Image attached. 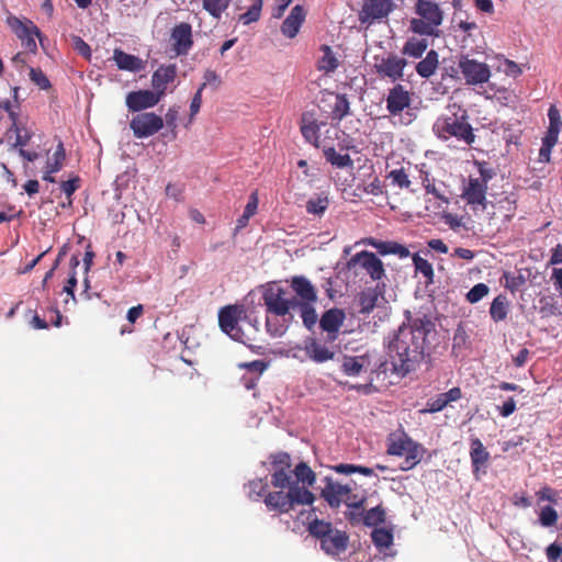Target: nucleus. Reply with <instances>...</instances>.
Here are the masks:
<instances>
[{
	"label": "nucleus",
	"mask_w": 562,
	"mask_h": 562,
	"mask_svg": "<svg viewBox=\"0 0 562 562\" xmlns=\"http://www.w3.org/2000/svg\"><path fill=\"white\" fill-rule=\"evenodd\" d=\"M385 520V510L382 506H375L367 512L363 516V525L368 527L378 526Z\"/></svg>",
	"instance_id": "43"
},
{
	"label": "nucleus",
	"mask_w": 562,
	"mask_h": 562,
	"mask_svg": "<svg viewBox=\"0 0 562 562\" xmlns=\"http://www.w3.org/2000/svg\"><path fill=\"white\" fill-rule=\"evenodd\" d=\"M387 178L392 180L394 186H397L401 189H408L411 186V180L408 179V175L404 168L391 170Z\"/></svg>",
	"instance_id": "48"
},
{
	"label": "nucleus",
	"mask_w": 562,
	"mask_h": 562,
	"mask_svg": "<svg viewBox=\"0 0 562 562\" xmlns=\"http://www.w3.org/2000/svg\"><path fill=\"white\" fill-rule=\"evenodd\" d=\"M416 13L425 21L439 26L443 19V13L439 5L431 0H417Z\"/></svg>",
	"instance_id": "24"
},
{
	"label": "nucleus",
	"mask_w": 562,
	"mask_h": 562,
	"mask_svg": "<svg viewBox=\"0 0 562 562\" xmlns=\"http://www.w3.org/2000/svg\"><path fill=\"white\" fill-rule=\"evenodd\" d=\"M372 541L379 548H389L393 542V535L385 528H376L372 531Z\"/></svg>",
	"instance_id": "45"
},
{
	"label": "nucleus",
	"mask_w": 562,
	"mask_h": 562,
	"mask_svg": "<svg viewBox=\"0 0 562 562\" xmlns=\"http://www.w3.org/2000/svg\"><path fill=\"white\" fill-rule=\"evenodd\" d=\"M350 114V103L346 94H336L335 103L331 109V119L340 122Z\"/></svg>",
	"instance_id": "36"
},
{
	"label": "nucleus",
	"mask_w": 562,
	"mask_h": 562,
	"mask_svg": "<svg viewBox=\"0 0 562 562\" xmlns=\"http://www.w3.org/2000/svg\"><path fill=\"white\" fill-rule=\"evenodd\" d=\"M113 60L121 70L138 72L145 68V63L139 57L127 54L120 48L114 49Z\"/></svg>",
	"instance_id": "26"
},
{
	"label": "nucleus",
	"mask_w": 562,
	"mask_h": 562,
	"mask_svg": "<svg viewBox=\"0 0 562 562\" xmlns=\"http://www.w3.org/2000/svg\"><path fill=\"white\" fill-rule=\"evenodd\" d=\"M438 65V53L431 49L427 53L426 57L416 65V71L422 78H429L436 72Z\"/></svg>",
	"instance_id": "32"
},
{
	"label": "nucleus",
	"mask_w": 562,
	"mask_h": 562,
	"mask_svg": "<svg viewBox=\"0 0 562 562\" xmlns=\"http://www.w3.org/2000/svg\"><path fill=\"white\" fill-rule=\"evenodd\" d=\"M30 79L42 90L50 88V82L47 76L40 68H30Z\"/></svg>",
	"instance_id": "54"
},
{
	"label": "nucleus",
	"mask_w": 562,
	"mask_h": 562,
	"mask_svg": "<svg viewBox=\"0 0 562 562\" xmlns=\"http://www.w3.org/2000/svg\"><path fill=\"white\" fill-rule=\"evenodd\" d=\"M363 368V361L358 357H348L344 358L341 363V370L346 375L356 376L359 375Z\"/></svg>",
	"instance_id": "42"
},
{
	"label": "nucleus",
	"mask_w": 562,
	"mask_h": 562,
	"mask_svg": "<svg viewBox=\"0 0 562 562\" xmlns=\"http://www.w3.org/2000/svg\"><path fill=\"white\" fill-rule=\"evenodd\" d=\"M65 159L66 151L64 148V144L59 142L52 158L47 161L46 166L48 167V173L58 172L63 168Z\"/></svg>",
	"instance_id": "41"
},
{
	"label": "nucleus",
	"mask_w": 562,
	"mask_h": 562,
	"mask_svg": "<svg viewBox=\"0 0 562 562\" xmlns=\"http://www.w3.org/2000/svg\"><path fill=\"white\" fill-rule=\"evenodd\" d=\"M229 3L231 0H202L203 9L214 19H220Z\"/></svg>",
	"instance_id": "40"
},
{
	"label": "nucleus",
	"mask_w": 562,
	"mask_h": 562,
	"mask_svg": "<svg viewBox=\"0 0 562 562\" xmlns=\"http://www.w3.org/2000/svg\"><path fill=\"white\" fill-rule=\"evenodd\" d=\"M366 496H358L357 494H352V491L350 494L346 495L342 503L347 505L348 508H356V509H362L366 503Z\"/></svg>",
	"instance_id": "60"
},
{
	"label": "nucleus",
	"mask_w": 562,
	"mask_h": 562,
	"mask_svg": "<svg viewBox=\"0 0 562 562\" xmlns=\"http://www.w3.org/2000/svg\"><path fill=\"white\" fill-rule=\"evenodd\" d=\"M406 64V59L396 55H389L375 64V69L380 76L396 81L403 78Z\"/></svg>",
	"instance_id": "19"
},
{
	"label": "nucleus",
	"mask_w": 562,
	"mask_h": 562,
	"mask_svg": "<svg viewBox=\"0 0 562 562\" xmlns=\"http://www.w3.org/2000/svg\"><path fill=\"white\" fill-rule=\"evenodd\" d=\"M461 397H462L461 389L458 386L452 387L448 392L440 393L436 397L428 400L424 412H426V413L441 412L450 403L457 402Z\"/></svg>",
	"instance_id": "23"
},
{
	"label": "nucleus",
	"mask_w": 562,
	"mask_h": 562,
	"mask_svg": "<svg viewBox=\"0 0 562 562\" xmlns=\"http://www.w3.org/2000/svg\"><path fill=\"white\" fill-rule=\"evenodd\" d=\"M246 318V308L244 305H227L218 312V325L222 331L227 334L234 340H241L244 333L238 323Z\"/></svg>",
	"instance_id": "7"
},
{
	"label": "nucleus",
	"mask_w": 562,
	"mask_h": 562,
	"mask_svg": "<svg viewBox=\"0 0 562 562\" xmlns=\"http://www.w3.org/2000/svg\"><path fill=\"white\" fill-rule=\"evenodd\" d=\"M300 130L306 142L318 147L321 124L313 119L311 113H303Z\"/></svg>",
	"instance_id": "27"
},
{
	"label": "nucleus",
	"mask_w": 562,
	"mask_h": 562,
	"mask_svg": "<svg viewBox=\"0 0 562 562\" xmlns=\"http://www.w3.org/2000/svg\"><path fill=\"white\" fill-rule=\"evenodd\" d=\"M162 98L155 90H137L126 94L125 103L131 112H140L157 105Z\"/></svg>",
	"instance_id": "14"
},
{
	"label": "nucleus",
	"mask_w": 562,
	"mask_h": 562,
	"mask_svg": "<svg viewBox=\"0 0 562 562\" xmlns=\"http://www.w3.org/2000/svg\"><path fill=\"white\" fill-rule=\"evenodd\" d=\"M432 133L442 142L454 139L467 146H472L475 142L468 111L456 102L448 104L446 112L436 119L432 124Z\"/></svg>",
	"instance_id": "3"
},
{
	"label": "nucleus",
	"mask_w": 562,
	"mask_h": 562,
	"mask_svg": "<svg viewBox=\"0 0 562 562\" xmlns=\"http://www.w3.org/2000/svg\"><path fill=\"white\" fill-rule=\"evenodd\" d=\"M347 266L349 269L360 266L373 281H379L385 276L381 259L374 252L368 250H362L353 255Z\"/></svg>",
	"instance_id": "13"
},
{
	"label": "nucleus",
	"mask_w": 562,
	"mask_h": 562,
	"mask_svg": "<svg viewBox=\"0 0 562 562\" xmlns=\"http://www.w3.org/2000/svg\"><path fill=\"white\" fill-rule=\"evenodd\" d=\"M427 46L428 44L426 40L411 38L405 43L402 52L404 55L419 58L427 49Z\"/></svg>",
	"instance_id": "38"
},
{
	"label": "nucleus",
	"mask_w": 562,
	"mask_h": 562,
	"mask_svg": "<svg viewBox=\"0 0 562 562\" xmlns=\"http://www.w3.org/2000/svg\"><path fill=\"white\" fill-rule=\"evenodd\" d=\"M425 453L426 449L420 443L415 441L412 446H408L407 451H405V459L402 462L400 469L402 471L412 470L420 462Z\"/></svg>",
	"instance_id": "31"
},
{
	"label": "nucleus",
	"mask_w": 562,
	"mask_h": 562,
	"mask_svg": "<svg viewBox=\"0 0 562 562\" xmlns=\"http://www.w3.org/2000/svg\"><path fill=\"white\" fill-rule=\"evenodd\" d=\"M434 323L424 317L415 318L398 328L390 344L393 371L405 376L415 371L425 358L427 336L434 330Z\"/></svg>",
	"instance_id": "1"
},
{
	"label": "nucleus",
	"mask_w": 562,
	"mask_h": 562,
	"mask_svg": "<svg viewBox=\"0 0 562 562\" xmlns=\"http://www.w3.org/2000/svg\"><path fill=\"white\" fill-rule=\"evenodd\" d=\"M178 116H179V108L173 105L168 109L167 113L165 114V119H164V123L166 122L167 127H169L171 130L175 137H176Z\"/></svg>",
	"instance_id": "59"
},
{
	"label": "nucleus",
	"mask_w": 562,
	"mask_h": 562,
	"mask_svg": "<svg viewBox=\"0 0 562 562\" xmlns=\"http://www.w3.org/2000/svg\"><path fill=\"white\" fill-rule=\"evenodd\" d=\"M325 485L322 488V497L331 508H338L346 495L350 494L352 487L348 484H340L331 477H325Z\"/></svg>",
	"instance_id": "17"
},
{
	"label": "nucleus",
	"mask_w": 562,
	"mask_h": 562,
	"mask_svg": "<svg viewBox=\"0 0 562 562\" xmlns=\"http://www.w3.org/2000/svg\"><path fill=\"white\" fill-rule=\"evenodd\" d=\"M268 485L262 479L252 480L248 483V495L252 501H258L261 496L266 495Z\"/></svg>",
	"instance_id": "49"
},
{
	"label": "nucleus",
	"mask_w": 562,
	"mask_h": 562,
	"mask_svg": "<svg viewBox=\"0 0 562 562\" xmlns=\"http://www.w3.org/2000/svg\"><path fill=\"white\" fill-rule=\"evenodd\" d=\"M413 263L416 272L422 273L427 279V282H432L434 268L428 260L422 258L418 254H415L413 255Z\"/></svg>",
	"instance_id": "44"
},
{
	"label": "nucleus",
	"mask_w": 562,
	"mask_h": 562,
	"mask_svg": "<svg viewBox=\"0 0 562 562\" xmlns=\"http://www.w3.org/2000/svg\"><path fill=\"white\" fill-rule=\"evenodd\" d=\"M321 49L324 55L319 58L317 68L325 72L334 71L338 67V60L331 52V48L328 45H323Z\"/></svg>",
	"instance_id": "37"
},
{
	"label": "nucleus",
	"mask_w": 562,
	"mask_h": 562,
	"mask_svg": "<svg viewBox=\"0 0 562 562\" xmlns=\"http://www.w3.org/2000/svg\"><path fill=\"white\" fill-rule=\"evenodd\" d=\"M303 350L305 356L316 363H323L333 360L335 351L326 346V344L319 341L314 337H307L304 340Z\"/></svg>",
	"instance_id": "20"
},
{
	"label": "nucleus",
	"mask_w": 562,
	"mask_h": 562,
	"mask_svg": "<svg viewBox=\"0 0 562 562\" xmlns=\"http://www.w3.org/2000/svg\"><path fill=\"white\" fill-rule=\"evenodd\" d=\"M386 110L393 116L400 115L405 109L409 108L411 93L404 86L397 83L389 90L385 99Z\"/></svg>",
	"instance_id": "16"
},
{
	"label": "nucleus",
	"mask_w": 562,
	"mask_h": 562,
	"mask_svg": "<svg viewBox=\"0 0 562 562\" xmlns=\"http://www.w3.org/2000/svg\"><path fill=\"white\" fill-rule=\"evenodd\" d=\"M7 24L12 32L21 40L23 47L30 53H36L37 45L35 37L42 42V33L40 29L27 19L21 20L18 16L9 15Z\"/></svg>",
	"instance_id": "8"
},
{
	"label": "nucleus",
	"mask_w": 562,
	"mask_h": 562,
	"mask_svg": "<svg viewBox=\"0 0 562 562\" xmlns=\"http://www.w3.org/2000/svg\"><path fill=\"white\" fill-rule=\"evenodd\" d=\"M130 127L136 138H146L164 127V119L154 112L139 113L131 120Z\"/></svg>",
	"instance_id": "10"
},
{
	"label": "nucleus",
	"mask_w": 562,
	"mask_h": 562,
	"mask_svg": "<svg viewBox=\"0 0 562 562\" xmlns=\"http://www.w3.org/2000/svg\"><path fill=\"white\" fill-rule=\"evenodd\" d=\"M204 89H205V83H202L199 87V89L196 90V92L194 93V95H193V98L191 100L189 124L192 123V121L194 120L195 115L199 113V111L201 109L202 92H203Z\"/></svg>",
	"instance_id": "57"
},
{
	"label": "nucleus",
	"mask_w": 562,
	"mask_h": 562,
	"mask_svg": "<svg viewBox=\"0 0 562 562\" xmlns=\"http://www.w3.org/2000/svg\"><path fill=\"white\" fill-rule=\"evenodd\" d=\"M548 117H549V127L548 130L555 131L560 133L562 127V121L560 111L557 109L555 105H551L548 111Z\"/></svg>",
	"instance_id": "58"
},
{
	"label": "nucleus",
	"mask_w": 562,
	"mask_h": 562,
	"mask_svg": "<svg viewBox=\"0 0 562 562\" xmlns=\"http://www.w3.org/2000/svg\"><path fill=\"white\" fill-rule=\"evenodd\" d=\"M470 458L474 474L485 468L490 460V452L479 438H471L470 440Z\"/></svg>",
	"instance_id": "25"
},
{
	"label": "nucleus",
	"mask_w": 562,
	"mask_h": 562,
	"mask_svg": "<svg viewBox=\"0 0 562 562\" xmlns=\"http://www.w3.org/2000/svg\"><path fill=\"white\" fill-rule=\"evenodd\" d=\"M435 27H437V25H432V23L423 19H413L411 21V30L420 35H432Z\"/></svg>",
	"instance_id": "51"
},
{
	"label": "nucleus",
	"mask_w": 562,
	"mask_h": 562,
	"mask_svg": "<svg viewBox=\"0 0 562 562\" xmlns=\"http://www.w3.org/2000/svg\"><path fill=\"white\" fill-rule=\"evenodd\" d=\"M504 278L506 280L505 286L512 292L517 291L525 283V278L522 276H512L510 273L505 272Z\"/></svg>",
	"instance_id": "61"
},
{
	"label": "nucleus",
	"mask_w": 562,
	"mask_h": 562,
	"mask_svg": "<svg viewBox=\"0 0 562 562\" xmlns=\"http://www.w3.org/2000/svg\"><path fill=\"white\" fill-rule=\"evenodd\" d=\"M558 518L559 516L557 510L551 506L543 507L539 516L540 524L544 527H551L555 525Z\"/></svg>",
	"instance_id": "55"
},
{
	"label": "nucleus",
	"mask_w": 562,
	"mask_h": 562,
	"mask_svg": "<svg viewBox=\"0 0 562 562\" xmlns=\"http://www.w3.org/2000/svg\"><path fill=\"white\" fill-rule=\"evenodd\" d=\"M262 5V0H252V3L248 10L239 15V22H241L244 25H249L254 22H257L261 16Z\"/></svg>",
	"instance_id": "39"
},
{
	"label": "nucleus",
	"mask_w": 562,
	"mask_h": 562,
	"mask_svg": "<svg viewBox=\"0 0 562 562\" xmlns=\"http://www.w3.org/2000/svg\"><path fill=\"white\" fill-rule=\"evenodd\" d=\"M171 41L177 56L187 55L193 46L191 25L186 22L177 24L171 31Z\"/></svg>",
	"instance_id": "18"
},
{
	"label": "nucleus",
	"mask_w": 562,
	"mask_h": 562,
	"mask_svg": "<svg viewBox=\"0 0 562 562\" xmlns=\"http://www.w3.org/2000/svg\"><path fill=\"white\" fill-rule=\"evenodd\" d=\"M268 333L273 337H281L286 331V326L283 324H273L269 317L266 321Z\"/></svg>",
	"instance_id": "63"
},
{
	"label": "nucleus",
	"mask_w": 562,
	"mask_h": 562,
	"mask_svg": "<svg viewBox=\"0 0 562 562\" xmlns=\"http://www.w3.org/2000/svg\"><path fill=\"white\" fill-rule=\"evenodd\" d=\"M74 45L75 49L86 58H89L91 56V48L90 46L80 37L75 36L74 37Z\"/></svg>",
	"instance_id": "64"
},
{
	"label": "nucleus",
	"mask_w": 562,
	"mask_h": 562,
	"mask_svg": "<svg viewBox=\"0 0 562 562\" xmlns=\"http://www.w3.org/2000/svg\"><path fill=\"white\" fill-rule=\"evenodd\" d=\"M272 464L276 471H283L286 475H291V458L286 452H279L272 457Z\"/></svg>",
	"instance_id": "50"
},
{
	"label": "nucleus",
	"mask_w": 562,
	"mask_h": 562,
	"mask_svg": "<svg viewBox=\"0 0 562 562\" xmlns=\"http://www.w3.org/2000/svg\"><path fill=\"white\" fill-rule=\"evenodd\" d=\"M305 15L306 13L302 5L296 4L293 7L281 25L282 34L289 38L295 37L305 21Z\"/></svg>",
	"instance_id": "22"
},
{
	"label": "nucleus",
	"mask_w": 562,
	"mask_h": 562,
	"mask_svg": "<svg viewBox=\"0 0 562 562\" xmlns=\"http://www.w3.org/2000/svg\"><path fill=\"white\" fill-rule=\"evenodd\" d=\"M345 516L351 525L363 524L364 509L348 508Z\"/></svg>",
	"instance_id": "62"
},
{
	"label": "nucleus",
	"mask_w": 562,
	"mask_h": 562,
	"mask_svg": "<svg viewBox=\"0 0 562 562\" xmlns=\"http://www.w3.org/2000/svg\"><path fill=\"white\" fill-rule=\"evenodd\" d=\"M458 66L468 85H482L487 82L491 77L487 64L471 59L468 56H461Z\"/></svg>",
	"instance_id": "12"
},
{
	"label": "nucleus",
	"mask_w": 562,
	"mask_h": 562,
	"mask_svg": "<svg viewBox=\"0 0 562 562\" xmlns=\"http://www.w3.org/2000/svg\"><path fill=\"white\" fill-rule=\"evenodd\" d=\"M395 8V0H363L359 11V21L362 24H372L387 18Z\"/></svg>",
	"instance_id": "9"
},
{
	"label": "nucleus",
	"mask_w": 562,
	"mask_h": 562,
	"mask_svg": "<svg viewBox=\"0 0 562 562\" xmlns=\"http://www.w3.org/2000/svg\"><path fill=\"white\" fill-rule=\"evenodd\" d=\"M177 66L175 64L160 65L151 76L153 89L161 97L166 94L167 86L175 81L177 77Z\"/></svg>",
	"instance_id": "21"
},
{
	"label": "nucleus",
	"mask_w": 562,
	"mask_h": 562,
	"mask_svg": "<svg viewBox=\"0 0 562 562\" xmlns=\"http://www.w3.org/2000/svg\"><path fill=\"white\" fill-rule=\"evenodd\" d=\"M367 244L374 247L381 255H397L400 258H407L411 252L408 248L396 241H378L374 238H369Z\"/></svg>",
	"instance_id": "28"
},
{
	"label": "nucleus",
	"mask_w": 562,
	"mask_h": 562,
	"mask_svg": "<svg viewBox=\"0 0 562 562\" xmlns=\"http://www.w3.org/2000/svg\"><path fill=\"white\" fill-rule=\"evenodd\" d=\"M490 292V288L485 283L475 284L468 293L467 301L471 304L477 303Z\"/></svg>",
	"instance_id": "52"
},
{
	"label": "nucleus",
	"mask_w": 562,
	"mask_h": 562,
	"mask_svg": "<svg viewBox=\"0 0 562 562\" xmlns=\"http://www.w3.org/2000/svg\"><path fill=\"white\" fill-rule=\"evenodd\" d=\"M422 184L425 188L426 192L432 194L435 198L448 202V199L443 195V193L436 187L434 179L429 178L428 172H424L422 177Z\"/></svg>",
	"instance_id": "53"
},
{
	"label": "nucleus",
	"mask_w": 562,
	"mask_h": 562,
	"mask_svg": "<svg viewBox=\"0 0 562 562\" xmlns=\"http://www.w3.org/2000/svg\"><path fill=\"white\" fill-rule=\"evenodd\" d=\"M271 485L274 491L265 495L263 503L269 512L288 514L297 505H311L315 501L314 494L306 487L293 482L291 475L283 471L271 474Z\"/></svg>",
	"instance_id": "2"
},
{
	"label": "nucleus",
	"mask_w": 562,
	"mask_h": 562,
	"mask_svg": "<svg viewBox=\"0 0 562 562\" xmlns=\"http://www.w3.org/2000/svg\"><path fill=\"white\" fill-rule=\"evenodd\" d=\"M380 292L376 288H368L358 294L359 313L370 314L376 306Z\"/></svg>",
	"instance_id": "29"
},
{
	"label": "nucleus",
	"mask_w": 562,
	"mask_h": 562,
	"mask_svg": "<svg viewBox=\"0 0 562 562\" xmlns=\"http://www.w3.org/2000/svg\"><path fill=\"white\" fill-rule=\"evenodd\" d=\"M310 535L319 541L322 550L327 554L338 555L346 551L349 537L345 531L335 529L328 521L315 518L310 521Z\"/></svg>",
	"instance_id": "5"
},
{
	"label": "nucleus",
	"mask_w": 562,
	"mask_h": 562,
	"mask_svg": "<svg viewBox=\"0 0 562 562\" xmlns=\"http://www.w3.org/2000/svg\"><path fill=\"white\" fill-rule=\"evenodd\" d=\"M327 196H317L306 202V212L313 215H322L328 207Z\"/></svg>",
	"instance_id": "46"
},
{
	"label": "nucleus",
	"mask_w": 562,
	"mask_h": 562,
	"mask_svg": "<svg viewBox=\"0 0 562 562\" xmlns=\"http://www.w3.org/2000/svg\"><path fill=\"white\" fill-rule=\"evenodd\" d=\"M491 176H484V179L471 178L462 192V199L472 206L475 212L480 206L483 211L487 209L486 200L487 182Z\"/></svg>",
	"instance_id": "11"
},
{
	"label": "nucleus",
	"mask_w": 562,
	"mask_h": 562,
	"mask_svg": "<svg viewBox=\"0 0 562 562\" xmlns=\"http://www.w3.org/2000/svg\"><path fill=\"white\" fill-rule=\"evenodd\" d=\"M414 442L406 432L393 435L389 438L386 451L390 456L402 457L407 451L408 446H412Z\"/></svg>",
	"instance_id": "30"
},
{
	"label": "nucleus",
	"mask_w": 562,
	"mask_h": 562,
	"mask_svg": "<svg viewBox=\"0 0 562 562\" xmlns=\"http://www.w3.org/2000/svg\"><path fill=\"white\" fill-rule=\"evenodd\" d=\"M346 319L344 310L333 307L323 313L319 319V327L326 333V340L329 342L338 338L340 327Z\"/></svg>",
	"instance_id": "15"
},
{
	"label": "nucleus",
	"mask_w": 562,
	"mask_h": 562,
	"mask_svg": "<svg viewBox=\"0 0 562 562\" xmlns=\"http://www.w3.org/2000/svg\"><path fill=\"white\" fill-rule=\"evenodd\" d=\"M262 300L268 314L293 319L296 312L286 289L269 283L263 288Z\"/></svg>",
	"instance_id": "6"
},
{
	"label": "nucleus",
	"mask_w": 562,
	"mask_h": 562,
	"mask_svg": "<svg viewBox=\"0 0 562 562\" xmlns=\"http://www.w3.org/2000/svg\"><path fill=\"white\" fill-rule=\"evenodd\" d=\"M290 288L294 293L291 297L295 312L302 318L304 326L312 329L317 323L315 304L318 300L317 290L304 276H294L290 281Z\"/></svg>",
	"instance_id": "4"
},
{
	"label": "nucleus",
	"mask_w": 562,
	"mask_h": 562,
	"mask_svg": "<svg viewBox=\"0 0 562 562\" xmlns=\"http://www.w3.org/2000/svg\"><path fill=\"white\" fill-rule=\"evenodd\" d=\"M80 178L78 176H75L67 181H63L60 184L61 191L68 198L69 205L72 203L71 195L80 188Z\"/></svg>",
	"instance_id": "56"
},
{
	"label": "nucleus",
	"mask_w": 562,
	"mask_h": 562,
	"mask_svg": "<svg viewBox=\"0 0 562 562\" xmlns=\"http://www.w3.org/2000/svg\"><path fill=\"white\" fill-rule=\"evenodd\" d=\"M509 312V302L506 295H497L491 303L490 315L495 323L506 319Z\"/></svg>",
	"instance_id": "33"
},
{
	"label": "nucleus",
	"mask_w": 562,
	"mask_h": 562,
	"mask_svg": "<svg viewBox=\"0 0 562 562\" xmlns=\"http://www.w3.org/2000/svg\"><path fill=\"white\" fill-rule=\"evenodd\" d=\"M293 473L296 477V480H293V482L302 483V486H313L316 481V474L315 472L305 463L300 462L293 470Z\"/></svg>",
	"instance_id": "34"
},
{
	"label": "nucleus",
	"mask_w": 562,
	"mask_h": 562,
	"mask_svg": "<svg viewBox=\"0 0 562 562\" xmlns=\"http://www.w3.org/2000/svg\"><path fill=\"white\" fill-rule=\"evenodd\" d=\"M324 156L328 162L338 168H351L353 160L348 154H338L334 147L324 148Z\"/></svg>",
	"instance_id": "35"
},
{
	"label": "nucleus",
	"mask_w": 562,
	"mask_h": 562,
	"mask_svg": "<svg viewBox=\"0 0 562 562\" xmlns=\"http://www.w3.org/2000/svg\"><path fill=\"white\" fill-rule=\"evenodd\" d=\"M12 131L15 133V140L13 143L15 147H23L31 139V133L20 123L19 119L15 125H12V122L10 123V132Z\"/></svg>",
	"instance_id": "47"
}]
</instances>
